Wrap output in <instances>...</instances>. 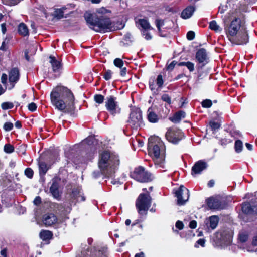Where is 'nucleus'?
Returning <instances> with one entry per match:
<instances>
[{"mask_svg":"<svg viewBox=\"0 0 257 257\" xmlns=\"http://www.w3.org/2000/svg\"><path fill=\"white\" fill-rule=\"evenodd\" d=\"M112 73L111 70H107L104 74V76H103L104 78L106 80H108L110 79L111 78Z\"/></svg>","mask_w":257,"mask_h":257,"instance_id":"45","label":"nucleus"},{"mask_svg":"<svg viewBox=\"0 0 257 257\" xmlns=\"http://www.w3.org/2000/svg\"><path fill=\"white\" fill-rule=\"evenodd\" d=\"M227 35L230 41L235 44L243 45L248 41L246 28L241 25V20L239 18H235L231 22Z\"/></svg>","mask_w":257,"mask_h":257,"instance_id":"4","label":"nucleus"},{"mask_svg":"<svg viewBox=\"0 0 257 257\" xmlns=\"http://www.w3.org/2000/svg\"><path fill=\"white\" fill-rule=\"evenodd\" d=\"M13 127V124L11 122H6L4 125V129L6 131H10Z\"/></svg>","mask_w":257,"mask_h":257,"instance_id":"43","label":"nucleus"},{"mask_svg":"<svg viewBox=\"0 0 257 257\" xmlns=\"http://www.w3.org/2000/svg\"><path fill=\"white\" fill-rule=\"evenodd\" d=\"M52 104L58 110L71 112L74 109V97L70 90L64 87H58L51 93Z\"/></svg>","mask_w":257,"mask_h":257,"instance_id":"1","label":"nucleus"},{"mask_svg":"<svg viewBox=\"0 0 257 257\" xmlns=\"http://www.w3.org/2000/svg\"><path fill=\"white\" fill-rule=\"evenodd\" d=\"M77 257H107V255L104 250L97 251L95 247L92 248L86 245H83L80 253Z\"/></svg>","mask_w":257,"mask_h":257,"instance_id":"9","label":"nucleus"},{"mask_svg":"<svg viewBox=\"0 0 257 257\" xmlns=\"http://www.w3.org/2000/svg\"><path fill=\"white\" fill-rule=\"evenodd\" d=\"M1 107L3 109L7 110L12 108L14 107V104L12 102H6L2 103Z\"/></svg>","mask_w":257,"mask_h":257,"instance_id":"38","label":"nucleus"},{"mask_svg":"<svg viewBox=\"0 0 257 257\" xmlns=\"http://www.w3.org/2000/svg\"><path fill=\"white\" fill-rule=\"evenodd\" d=\"M252 245L253 246H257V235L253 237L252 242Z\"/></svg>","mask_w":257,"mask_h":257,"instance_id":"60","label":"nucleus"},{"mask_svg":"<svg viewBox=\"0 0 257 257\" xmlns=\"http://www.w3.org/2000/svg\"><path fill=\"white\" fill-rule=\"evenodd\" d=\"M114 65L120 68H122L123 65V61L120 58H116L113 62Z\"/></svg>","mask_w":257,"mask_h":257,"instance_id":"41","label":"nucleus"},{"mask_svg":"<svg viewBox=\"0 0 257 257\" xmlns=\"http://www.w3.org/2000/svg\"><path fill=\"white\" fill-rule=\"evenodd\" d=\"M49 62L51 65L53 71L54 72H57L62 68V64L61 61L57 60L54 56H50L49 57Z\"/></svg>","mask_w":257,"mask_h":257,"instance_id":"20","label":"nucleus"},{"mask_svg":"<svg viewBox=\"0 0 257 257\" xmlns=\"http://www.w3.org/2000/svg\"><path fill=\"white\" fill-rule=\"evenodd\" d=\"M66 7H64L60 9H57L54 12V16L58 19H60L64 17V11L66 10Z\"/></svg>","mask_w":257,"mask_h":257,"instance_id":"29","label":"nucleus"},{"mask_svg":"<svg viewBox=\"0 0 257 257\" xmlns=\"http://www.w3.org/2000/svg\"><path fill=\"white\" fill-rule=\"evenodd\" d=\"M157 84L159 87H161L162 86L163 84V80L162 78V76L161 75H159L157 78Z\"/></svg>","mask_w":257,"mask_h":257,"instance_id":"46","label":"nucleus"},{"mask_svg":"<svg viewBox=\"0 0 257 257\" xmlns=\"http://www.w3.org/2000/svg\"><path fill=\"white\" fill-rule=\"evenodd\" d=\"M149 153L153 157L155 165L157 168H165V146L159 138L156 139V143H149Z\"/></svg>","mask_w":257,"mask_h":257,"instance_id":"5","label":"nucleus"},{"mask_svg":"<svg viewBox=\"0 0 257 257\" xmlns=\"http://www.w3.org/2000/svg\"><path fill=\"white\" fill-rule=\"evenodd\" d=\"M149 30H145L142 31V34L146 40H150L152 38L151 34L148 32Z\"/></svg>","mask_w":257,"mask_h":257,"instance_id":"39","label":"nucleus"},{"mask_svg":"<svg viewBox=\"0 0 257 257\" xmlns=\"http://www.w3.org/2000/svg\"><path fill=\"white\" fill-rule=\"evenodd\" d=\"M178 65L181 66H185L189 69L190 72H192L194 70V64L189 61L188 62H181L178 63Z\"/></svg>","mask_w":257,"mask_h":257,"instance_id":"34","label":"nucleus"},{"mask_svg":"<svg viewBox=\"0 0 257 257\" xmlns=\"http://www.w3.org/2000/svg\"><path fill=\"white\" fill-rule=\"evenodd\" d=\"M29 53V52L28 51V50H25V58L27 60V61H29L30 60V58H29V56L28 55Z\"/></svg>","mask_w":257,"mask_h":257,"instance_id":"62","label":"nucleus"},{"mask_svg":"<svg viewBox=\"0 0 257 257\" xmlns=\"http://www.w3.org/2000/svg\"><path fill=\"white\" fill-rule=\"evenodd\" d=\"M4 150L7 153H11L14 151V148L12 145L7 144L5 145Z\"/></svg>","mask_w":257,"mask_h":257,"instance_id":"40","label":"nucleus"},{"mask_svg":"<svg viewBox=\"0 0 257 257\" xmlns=\"http://www.w3.org/2000/svg\"><path fill=\"white\" fill-rule=\"evenodd\" d=\"M196 58L199 63H204L207 60V54L204 49H200L196 54Z\"/></svg>","mask_w":257,"mask_h":257,"instance_id":"21","label":"nucleus"},{"mask_svg":"<svg viewBox=\"0 0 257 257\" xmlns=\"http://www.w3.org/2000/svg\"><path fill=\"white\" fill-rule=\"evenodd\" d=\"M243 148V144L240 140H237L235 142V149L237 153L241 152Z\"/></svg>","mask_w":257,"mask_h":257,"instance_id":"36","label":"nucleus"},{"mask_svg":"<svg viewBox=\"0 0 257 257\" xmlns=\"http://www.w3.org/2000/svg\"><path fill=\"white\" fill-rule=\"evenodd\" d=\"M232 235L233 233L231 230H222L216 233V240H219L221 245L225 247L231 244Z\"/></svg>","mask_w":257,"mask_h":257,"instance_id":"10","label":"nucleus"},{"mask_svg":"<svg viewBox=\"0 0 257 257\" xmlns=\"http://www.w3.org/2000/svg\"><path fill=\"white\" fill-rule=\"evenodd\" d=\"M210 126L213 130H216L219 128L220 124L218 122L211 121L210 122Z\"/></svg>","mask_w":257,"mask_h":257,"instance_id":"49","label":"nucleus"},{"mask_svg":"<svg viewBox=\"0 0 257 257\" xmlns=\"http://www.w3.org/2000/svg\"><path fill=\"white\" fill-rule=\"evenodd\" d=\"M195 37V33L193 31H189L187 34V38L189 40H193Z\"/></svg>","mask_w":257,"mask_h":257,"instance_id":"52","label":"nucleus"},{"mask_svg":"<svg viewBox=\"0 0 257 257\" xmlns=\"http://www.w3.org/2000/svg\"><path fill=\"white\" fill-rule=\"evenodd\" d=\"M207 163L202 161L200 160L195 163L192 168V175L194 176L196 174H199L201 172L207 168Z\"/></svg>","mask_w":257,"mask_h":257,"instance_id":"17","label":"nucleus"},{"mask_svg":"<svg viewBox=\"0 0 257 257\" xmlns=\"http://www.w3.org/2000/svg\"><path fill=\"white\" fill-rule=\"evenodd\" d=\"M195 10V7L193 6H190L185 8L181 13V17L183 19L190 18Z\"/></svg>","mask_w":257,"mask_h":257,"instance_id":"22","label":"nucleus"},{"mask_svg":"<svg viewBox=\"0 0 257 257\" xmlns=\"http://www.w3.org/2000/svg\"><path fill=\"white\" fill-rule=\"evenodd\" d=\"M50 192L55 198H58L59 197L58 191V186L57 183H53L50 188Z\"/></svg>","mask_w":257,"mask_h":257,"instance_id":"28","label":"nucleus"},{"mask_svg":"<svg viewBox=\"0 0 257 257\" xmlns=\"http://www.w3.org/2000/svg\"><path fill=\"white\" fill-rule=\"evenodd\" d=\"M205 243V240L204 239H199L195 244V247H198L199 245L204 247Z\"/></svg>","mask_w":257,"mask_h":257,"instance_id":"48","label":"nucleus"},{"mask_svg":"<svg viewBox=\"0 0 257 257\" xmlns=\"http://www.w3.org/2000/svg\"><path fill=\"white\" fill-rule=\"evenodd\" d=\"M57 221L56 216L52 213L45 214L43 217V222L47 227L56 223Z\"/></svg>","mask_w":257,"mask_h":257,"instance_id":"18","label":"nucleus"},{"mask_svg":"<svg viewBox=\"0 0 257 257\" xmlns=\"http://www.w3.org/2000/svg\"><path fill=\"white\" fill-rule=\"evenodd\" d=\"M214 185V181L213 180H210L208 183V186L209 187H212Z\"/></svg>","mask_w":257,"mask_h":257,"instance_id":"63","label":"nucleus"},{"mask_svg":"<svg viewBox=\"0 0 257 257\" xmlns=\"http://www.w3.org/2000/svg\"><path fill=\"white\" fill-rule=\"evenodd\" d=\"M20 77L19 71L17 68L12 69L9 75V82L8 85L9 89H12L15 86V84L18 82Z\"/></svg>","mask_w":257,"mask_h":257,"instance_id":"14","label":"nucleus"},{"mask_svg":"<svg viewBox=\"0 0 257 257\" xmlns=\"http://www.w3.org/2000/svg\"><path fill=\"white\" fill-rule=\"evenodd\" d=\"M175 196L177 198V204L184 205L189 199V191L183 185H181L175 192Z\"/></svg>","mask_w":257,"mask_h":257,"instance_id":"13","label":"nucleus"},{"mask_svg":"<svg viewBox=\"0 0 257 257\" xmlns=\"http://www.w3.org/2000/svg\"><path fill=\"white\" fill-rule=\"evenodd\" d=\"M209 28L212 30L215 31L216 32H220L222 31V29L220 27L219 25L217 24V22L213 20L210 22Z\"/></svg>","mask_w":257,"mask_h":257,"instance_id":"31","label":"nucleus"},{"mask_svg":"<svg viewBox=\"0 0 257 257\" xmlns=\"http://www.w3.org/2000/svg\"><path fill=\"white\" fill-rule=\"evenodd\" d=\"M175 226H176V228H177L178 229H179L180 230L182 229L184 227L183 223L181 221H177L176 223Z\"/></svg>","mask_w":257,"mask_h":257,"instance_id":"53","label":"nucleus"},{"mask_svg":"<svg viewBox=\"0 0 257 257\" xmlns=\"http://www.w3.org/2000/svg\"><path fill=\"white\" fill-rule=\"evenodd\" d=\"M25 174L28 178H31L33 176V171L31 168H27L25 171Z\"/></svg>","mask_w":257,"mask_h":257,"instance_id":"44","label":"nucleus"},{"mask_svg":"<svg viewBox=\"0 0 257 257\" xmlns=\"http://www.w3.org/2000/svg\"><path fill=\"white\" fill-rule=\"evenodd\" d=\"M151 204V197L147 194L141 193L139 196L136 202V206L139 213L148 210Z\"/></svg>","mask_w":257,"mask_h":257,"instance_id":"8","label":"nucleus"},{"mask_svg":"<svg viewBox=\"0 0 257 257\" xmlns=\"http://www.w3.org/2000/svg\"><path fill=\"white\" fill-rule=\"evenodd\" d=\"M7 79H8V77H7V74L3 73L1 77V82L3 84H6L7 83Z\"/></svg>","mask_w":257,"mask_h":257,"instance_id":"55","label":"nucleus"},{"mask_svg":"<svg viewBox=\"0 0 257 257\" xmlns=\"http://www.w3.org/2000/svg\"><path fill=\"white\" fill-rule=\"evenodd\" d=\"M147 117L148 120L152 123L157 122L158 120L157 115L155 113L153 109L150 107L147 111Z\"/></svg>","mask_w":257,"mask_h":257,"instance_id":"24","label":"nucleus"},{"mask_svg":"<svg viewBox=\"0 0 257 257\" xmlns=\"http://www.w3.org/2000/svg\"><path fill=\"white\" fill-rule=\"evenodd\" d=\"M105 107L109 113L114 116L120 113L121 109L116 101V98L113 96H109L106 98Z\"/></svg>","mask_w":257,"mask_h":257,"instance_id":"11","label":"nucleus"},{"mask_svg":"<svg viewBox=\"0 0 257 257\" xmlns=\"http://www.w3.org/2000/svg\"><path fill=\"white\" fill-rule=\"evenodd\" d=\"M183 132L179 129L169 128L166 134L167 140L172 143L176 144L183 137Z\"/></svg>","mask_w":257,"mask_h":257,"instance_id":"12","label":"nucleus"},{"mask_svg":"<svg viewBox=\"0 0 257 257\" xmlns=\"http://www.w3.org/2000/svg\"><path fill=\"white\" fill-rule=\"evenodd\" d=\"M7 49V46L6 44L5 41H3L1 46L0 47V50L4 51L6 50Z\"/></svg>","mask_w":257,"mask_h":257,"instance_id":"59","label":"nucleus"},{"mask_svg":"<svg viewBox=\"0 0 257 257\" xmlns=\"http://www.w3.org/2000/svg\"><path fill=\"white\" fill-rule=\"evenodd\" d=\"M212 104V101L209 99H206L202 102V106L204 108H210Z\"/></svg>","mask_w":257,"mask_h":257,"instance_id":"42","label":"nucleus"},{"mask_svg":"<svg viewBox=\"0 0 257 257\" xmlns=\"http://www.w3.org/2000/svg\"><path fill=\"white\" fill-rule=\"evenodd\" d=\"M18 32L19 33L23 36H28L29 35V30L24 23H21L18 26Z\"/></svg>","mask_w":257,"mask_h":257,"instance_id":"26","label":"nucleus"},{"mask_svg":"<svg viewBox=\"0 0 257 257\" xmlns=\"http://www.w3.org/2000/svg\"><path fill=\"white\" fill-rule=\"evenodd\" d=\"M53 236L52 233L49 230H42L39 234V236L43 240H47L50 239Z\"/></svg>","mask_w":257,"mask_h":257,"instance_id":"27","label":"nucleus"},{"mask_svg":"<svg viewBox=\"0 0 257 257\" xmlns=\"http://www.w3.org/2000/svg\"><path fill=\"white\" fill-rule=\"evenodd\" d=\"M33 203L36 205H39L41 203V198L39 196H37L33 201Z\"/></svg>","mask_w":257,"mask_h":257,"instance_id":"54","label":"nucleus"},{"mask_svg":"<svg viewBox=\"0 0 257 257\" xmlns=\"http://www.w3.org/2000/svg\"><path fill=\"white\" fill-rule=\"evenodd\" d=\"M135 257H145V254L143 252L136 254Z\"/></svg>","mask_w":257,"mask_h":257,"instance_id":"64","label":"nucleus"},{"mask_svg":"<svg viewBox=\"0 0 257 257\" xmlns=\"http://www.w3.org/2000/svg\"><path fill=\"white\" fill-rule=\"evenodd\" d=\"M127 122L130 126L135 130H137L144 125L142 112L140 108L133 107L131 109Z\"/></svg>","mask_w":257,"mask_h":257,"instance_id":"6","label":"nucleus"},{"mask_svg":"<svg viewBox=\"0 0 257 257\" xmlns=\"http://www.w3.org/2000/svg\"><path fill=\"white\" fill-rule=\"evenodd\" d=\"M242 211L246 214H251L253 212L252 208L248 203H244L242 206Z\"/></svg>","mask_w":257,"mask_h":257,"instance_id":"32","label":"nucleus"},{"mask_svg":"<svg viewBox=\"0 0 257 257\" xmlns=\"http://www.w3.org/2000/svg\"><path fill=\"white\" fill-rule=\"evenodd\" d=\"M98 14H92L86 12L84 18L89 28L96 32H105L114 30L115 28L110 19L101 15L102 10L97 11Z\"/></svg>","mask_w":257,"mask_h":257,"instance_id":"2","label":"nucleus"},{"mask_svg":"<svg viewBox=\"0 0 257 257\" xmlns=\"http://www.w3.org/2000/svg\"><path fill=\"white\" fill-rule=\"evenodd\" d=\"M121 71H120V75L122 76H125L126 74V68L125 67H124V68H121Z\"/></svg>","mask_w":257,"mask_h":257,"instance_id":"58","label":"nucleus"},{"mask_svg":"<svg viewBox=\"0 0 257 257\" xmlns=\"http://www.w3.org/2000/svg\"><path fill=\"white\" fill-rule=\"evenodd\" d=\"M136 24L138 28L140 29L141 28L143 29L142 30L153 29L148 20L145 19L136 20Z\"/></svg>","mask_w":257,"mask_h":257,"instance_id":"19","label":"nucleus"},{"mask_svg":"<svg viewBox=\"0 0 257 257\" xmlns=\"http://www.w3.org/2000/svg\"><path fill=\"white\" fill-rule=\"evenodd\" d=\"M248 238V234L245 231H241L238 235V239L241 242H246Z\"/></svg>","mask_w":257,"mask_h":257,"instance_id":"33","label":"nucleus"},{"mask_svg":"<svg viewBox=\"0 0 257 257\" xmlns=\"http://www.w3.org/2000/svg\"><path fill=\"white\" fill-rule=\"evenodd\" d=\"M94 101L98 104H102L104 100V97L101 94H96L94 96Z\"/></svg>","mask_w":257,"mask_h":257,"instance_id":"37","label":"nucleus"},{"mask_svg":"<svg viewBox=\"0 0 257 257\" xmlns=\"http://www.w3.org/2000/svg\"><path fill=\"white\" fill-rule=\"evenodd\" d=\"M86 162V161L84 160L83 159L81 158V157H76L74 160V163L76 164H79L80 163H85Z\"/></svg>","mask_w":257,"mask_h":257,"instance_id":"50","label":"nucleus"},{"mask_svg":"<svg viewBox=\"0 0 257 257\" xmlns=\"http://www.w3.org/2000/svg\"><path fill=\"white\" fill-rule=\"evenodd\" d=\"M131 178L140 182H147L151 181V175L142 166H139L131 172Z\"/></svg>","mask_w":257,"mask_h":257,"instance_id":"7","label":"nucleus"},{"mask_svg":"<svg viewBox=\"0 0 257 257\" xmlns=\"http://www.w3.org/2000/svg\"><path fill=\"white\" fill-rule=\"evenodd\" d=\"M39 168L40 175L45 174L49 169L46 163L43 161L39 162Z\"/></svg>","mask_w":257,"mask_h":257,"instance_id":"30","label":"nucleus"},{"mask_svg":"<svg viewBox=\"0 0 257 257\" xmlns=\"http://www.w3.org/2000/svg\"><path fill=\"white\" fill-rule=\"evenodd\" d=\"M164 20L161 19H157L156 20V27L158 29V32L159 33L160 36H164L162 34V31L161 29V27L164 25Z\"/></svg>","mask_w":257,"mask_h":257,"instance_id":"35","label":"nucleus"},{"mask_svg":"<svg viewBox=\"0 0 257 257\" xmlns=\"http://www.w3.org/2000/svg\"><path fill=\"white\" fill-rule=\"evenodd\" d=\"M197 222L195 220H192L189 223V227L191 228L194 229L196 227Z\"/></svg>","mask_w":257,"mask_h":257,"instance_id":"57","label":"nucleus"},{"mask_svg":"<svg viewBox=\"0 0 257 257\" xmlns=\"http://www.w3.org/2000/svg\"><path fill=\"white\" fill-rule=\"evenodd\" d=\"M185 116V113L183 111H179L176 112L173 116L170 117L169 119L174 123L179 122Z\"/></svg>","mask_w":257,"mask_h":257,"instance_id":"25","label":"nucleus"},{"mask_svg":"<svg viewBox=\"0 0 257 257\" xmlns=\"http://www.w3.org/2000/svg\"><path fill=\"white\" fill-rule=\"evenodd\" d=\"M119 160L118 156L114 154L110 153L108 151L103 152L100 157L98 162V166L101 172H94L93 176L96 178L101 174L109 177L115 172L116 167L119 165Z\"/></svg>","mask_w":257,"mask_h":257,"instance_id":"3","label":"nucleus"},{"mask_svg":"<svg viewBox=\"0 0 257 257\" xmlns=\"http://www.w3.org/2000/svg\"><path fill=\"white\" fill-rule=\"evenodd\" d=\"M177 62L175 61H172L170 64H169L167 66V69L168 70H172L175 67Z\"/></svg>","mask_w":257,"mask_h":257,"instance_id":"56","label":"nucleus"},{"mask_svg":"<svg viewBox=\"0 0 257 257\" xmlns=\"http://www.w3.org/2000/svg\"><path fill=\"white\" fill-rule=\"evenodd\" d=\"M218 222L219 218L216 215L206 218L204 221L205 229L208 232L215 229L218 225Z\"/></svg>","mask_w":257,"mask_h":257,"instance_id":"15","label":"nucleus"},{"mask_svg":"<svg viewBox=\"0 0 257 257\" xmlns=\"http://www.w3.org/2000/svg\"><path fill=\"white\" fill-rule=\"evenodd\" d=\"M2 31L3 34H5L6 32V27L5 24L3 23L1 24Z\"/></svg>","mask_w":257,"mask_h":257,"instance_id":"61","label":"nucleus"},{"mask_svg":"<svg viewBox=\"0 0 257 257\" xmlns=\"http://www.w3.org/2000/svg\"><path fill=\"white\" fill-rule=\"evenodd\" d=\"M208 206L211 209H222L225 208V204L219 199L210 198L207 201Z\"/></svg>","mask_w":257,"mask_h":257,"instance_id":"16","label":"nucleus"},{"mask_svg":"<svg viewBox=\"0 0 257 257\" xmlns=\"http://www.w3.org/2000/svg\"><path fill=\"white\" fill-rule=\"evenodd\" d=\"M162 100L164 101L167 102L168 104H171V98L168 94H164L161 97Z\"/></svg>","mask_w":257,"mask_h":257,"instance_id":"47","label":"nucleus"},{"mask_svg":"<svg viewBox=\"0 0 257 257\" xmlns=\"http://www.w3.org/2000/svg\"><path fill=\"white\" fill-rule=\"evenodd\" d=\"M72 197L76 199V202H79L84 201L85 200V197L83 196V193L80 189H76L72 191Z\"/></svg>","mask_w":257,"mask_h":257,"instance_id":"23","label":"nucleus"},{"mask_svg":"<svg viewBox=\"0 0 257 257\" xmlns=\"http://www.w3.org/2000/svg\"><path fill=\"white\" fill-rule=\"evenodd\" d=\"M28 109L31 111H34L37 109V105L35 103L32 102L28 105Z\"/></svg>","mask_w":257,"mask_h":257,"instance_id":"51","label":"nucleus"}]
</instances>
